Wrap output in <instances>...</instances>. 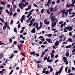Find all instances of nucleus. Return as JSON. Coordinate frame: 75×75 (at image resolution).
Here are the masks:
<instances>
[{
    "instance_id": "1",
    "label": "nucleus",
    "mask_w": 75,
    "mask_h": 75,
    "mask_svg": "<svg viewBox=\"0 0 75 75\" xmlns=\"http://www.w3.org/2000/svg\"><path fill=\"white\" fill-rule=\"evenodd\" d=\"M72 26L66 27L64 29V33H67V30H68V29H69V31H71V30H72Z\"/></svg>"
},
{
    "instance_id": "2",
    "label": "nucleus",
    "mask_w": 75,
    "mask_h": 75,
    "mask_svg": "<svg viewBox=\"0 0 75 75\" xmlns=\"http://www.w3.org/2000/svg\"><path fill=\"white\" fill-rule=\"evenodd\" d=\"M35 52L33 51V52H30V54H31V55H33V56L36 55L37 57H39V54L38 53L35 54Z\"/></svg>"
},
{
    "instance_id": "3",
    "label": "nucleus",
    "mask_w": 75,
    "mask_h": 75,
    "mask_svg": "<svg viewBox=\"0 0 75 75\" xmlns=\"http://www.w3.org/2000/svg\"><path fill=\"white\" fill-rule=\"evenodd\" d=\"M56 22L57 23H58V19H57V18H56L55 19V20H54V21H52L51 22V23H52V24H55L56 25Z\"/></svg>"
},
{
    "instance_id": "4",
    "label": "nucleus",
    "mask_w": 75,
    "mask_h": 75,
    "mask_svg": "<svg viewBox=\"0 0 75 75\" xmlns=\"http://www.w3.org/2000/svg\"><path fill=\"white\" fill-rule=\"evenodd\" d=\"M63 59H64V62H67V61H68V59H67V57H63Z\"/></svg>"
},
{
    "instance_id": "5",
    "label": "nucleus",
    "mask_w": 75,
    "mask_h": 75,
    "mask_svg": "<svg viewBox=\"0 0 75 75\" xmlns=\"http://www.w3.org/2000/svg\"><path fill=\"white\" fill-rule=\"evenodd\" d=\"M31 33H35V29L33 28L31 31Z\"/></svg>"
},
{
    "instance_id": "6",
    "label": "nucleus",
    "mask_w": 75,
    "mask_h": 75,
    "mask_svg": "<svg viewBox=\"0 0 75 75\" xmlns=\"http://www.w3.org/2000/svg\"><path fill=\"white\" fill-rule=\"evenodd\" d=\"M59 44V41H57L55 43V45L56 46H58Z\"/></svg>"
},
{
    "instance_id": "7",
    "label": "nucleus",
    "mask_w": 75,
    "mask_h": 75,
    "mask_svg": "<svg viewBox=\"0 0 75 75\" xmlns=\"http://www.w3.org/2000/svg\"><path fill=\"white\" fill-rule=\"evenodd\" d=\"M66 11V10H65V9H63L62 10H61V12L62 14H65V12Z\"/></svg>"
},
{
    "instance_id": "8",
    "label": "nucleus",
    "mask_w": 75,
    "mask_h": 75,
    "mask_svg": "<svg viewBox=\"0 0 75 75\" xmlns=\"http://www.w3.org/2000/svg\"><path fill=\"white\" fill-rule=\"evenodd\" d=\"M69 41L70 42H72V39L71 38H69V39L67 40V42H69Z\"/></svg>"
},
{
    "instance_id": "9",
    "label": "nucleus",
    "mask_w": 75,
    "mask_h": 75,
    "mask_svg": "<svg viewBox=\"0 0 75 75\" xmlns=\"http://www.w3.org/2000/svg\"><path fill=\"white\" fill-rule=\"evenodd\" d=\"M55 16H52L51 18V21H52L54 20H55Z\"/></svg>"
},
{
    "instance_id": "10",
    "label": "nucleus",
    "mask_w": 75,
    "mask_h": 75,
    "mask_svg": "<svg viewBox=\"0 0 75 75\" xmlns=\"http://www.w3.org/2000/svg\"><path fill=\"white\" fill-rule=\"evenodd\" d=\"M65 14L66 16H68V11L67 10H66L65 12Z\"/></svg>"
},
{
    "instance_id": "11",
    "label": "nucleus",
    "mask_w": 75,
    "mask_h": 75,
    "mask_svg": "<svg viewBox=\"0 0 75 75\" xmlns=\"http://www.w3.org/2000/svg\"><path fill=\"white\" fill-rule=\"evenodd\" d=\"M54 11V8H50V12H52Z\"/></svg>"
},
{
    "instance_id": "12",
    "label": "nucleus",
    "mask_w": 75,
    "mask_h": 75,
    "mask_svg": "<svg viewBox=\"0 0 75 75\" xmlns=\"http://www.w3.org/2000/svg\"><path fill=\"white\" fill-rule=\"evenodd\" d=\"M32 14V13H29L28 14V15L27 16V18H29V17L31 16V14Z\"/></svg>"
},
{
    "instance_id": "13",
    "label": "nucleus",
    "mask_w": 75,
    "mask_h": 75,
    "mask_svg": "<svg viewBox=\"0 0 75 75\" xmlns=\"http://www.w3.org/2000/svg\"><path fill=\"white\" fill-rule=\"evenodd\" d=\"M13 57H14V54H13V53H12L11 55V56L9 57V58L11 59V58H13Z\"/></svg>"
},
{
    "instance_id": "14",
    "label": "nucleus",
    "mask_w": 75,
    "mask_h": 75,
    "mask_svg": "<svg viewBox=\"0 0 75 75\" xmlns=\"http://www.w3.org/2000/svg\"><path fill=\"white\" fill-rule=\"evenodd\" d=\"M14 31L15 32V33H17V28H15L14 29Z\"/></svg>"
},
{
    "instance_id": "15",
    "label": "nucleus",
    "mask_w": 75,
    "mask_h": 75,
    "mask_svg": "<svg viewBox=\"0 0 75 75\" xmlns=\"http://www.w3.org/2000/svg\"><path fill=\"white\" fill-rule=\"evenodd\" d=\"M35 18H34V19L32 18L31 20L30 21L31 23H33V22H34V21H35Z\"/></svg>"
},
{
    "instance_id": "16",
    "label": "nucleus",
    "mask_w": 75,
    "mask_h": 75,
    "mask_svg": "<svg viewBox=\"0 0 75 75\" xmlns=\"http://www.w3.org/2000/svg\"><path fill=\"white\" fill-rule=\"evenodd\" d=\"M3 57V54L1 53L0 54V59H1V58Z\"/></svg>"
},
{
    "instance_id": "17",
    "label": "nucleus",
    "mask_w": 75,
    "mask_h": 75,
    "mask_svg": "<svg viewBox=\"0 0 75 75\" xmlns=\"http://www.w3.org/2000/svg\"><path fill=\"white\" fill-rule=\"evenodd\" d=\"M45 52H42V55L41 56V57H42L44 55H45Z\"/></svg>"
},
{
    "instance_id": "18",
    "label": "nucleus",
    "mask_w": 75,
    "mask_h": 75,
    "mask_svg": "<svg viewBox=\"0 0 75 75\" xmlns=\"http://www.w3.org/2000/svg\"><path fill=\"white\" fill-rule=\"evenodd\" d=\"M31 8V6L30 5H28V8L29 9V10H30Z\"/></svg>"
},
{
    "instance_id": "19",
    "label": "nucleus",
    "mask_w": 75,
    "mask_h": 75,
    "mask_svg": "<svg viewBox=\"0 0 75 75\" xmlns=\"http://www.w3.org/2000/svg\"><path fill=\"white\" fill-rule=\"evenodd\" d=\"M47 36H48V37H49L50 38H51V36H52V34L50 33L49 34H48Z\"/></svg>"
},
{
    "instance_id": "20",
    "label": "nucleus",
    "mask_w": 75,
    "mask_h": 75,
    "mask_svg": "<svg viewBox=\"0 0 75 75\" xmlns=\"http://www.w3.org/2000/svg\"><path fill=\"white\" fill-rule=\"evenodd\" d=\"M1 4H2V5H4V6H5V2H4L1 1Z\"/></svg>"
},
{
    "instance_id": "21",
    "label": "nucleus",
    "mask_w": 75,
    "mask_h": 75,
    "mask_svg": "<svg viewBox=\"0 0 75 75\" xmlns=\"http://www.w3.org/2000/svg\"><path fill=\"white\" fill-rule=\"evenodd\" d=\"M53 10V11H57V7H54Z\"/></svg>"
},
{
    "instance_id": "22",
    "label": "nucleus",
    "mask_w": 75,
    "mask_h": 75,
    "mask_svg": "<svg viewBox=\"0 0 75 75\" xmlns=\"http://www.w3.org/2000/svg\"><path fill=\"white\" fill-rule=\"evenodd\" d=\"M51 0H48L47 3V4H50V3H51Z\"/></svg>"
},
{
    "instance_id": "23",
    "label": "nucleus",
    "mask_w": 75,
    "mask_h": 75,
    "mask_svg": "<svg viewBox=\"0 0 75 75\" xmlns=\"http://www.w3.org/2000/svg\"><path fill=\"white\" fill-rule=\"evenodd\" d=\"M30 23L28 25V26H29V27L30 26H31V25H32L33 24V23L31 22L30 21Z\"/></svg>"
},
{
    "instance_id": "24",
    "label": "nucleus",
    "mask_w": 75,
    "mask_h": 75,
    "mask_svg": "<svg viewBox=\"0 0 75 75\" xmlns=\"http://www.w3.org/2000/svg\"><path fill=\"white\" fill-rule=\"evenodd\" d=\"M5 11H6V12L7 13H8V14H10V12H9V11H8V10H7V9H6L5 10Z\"/></svg>"
},
{
    "instance_id": "25",
    "label": "nucleus",
    "mask_w": 75,
    "mask_h": 75,
    "mask_svg": "<svg viewBox=\"0 0 75 75\" xmlns=\"http://www.w3.org/2000/svg\"><path fill=\"white\" fill-rule=\"evenodd\" d=\"M0 21H1V22H2L3 23H4V21L1 18H0Z\"/></svg>"
},
{
    "instance_id": "26",
    "label": "nucleus",
    "mask_w": 75,
    "mask_h": 75,
    "mask_svg": "<svg viewBox=\"0 0 75 75\" xmlns=\"http://www.w3.org/2000/svg\"><path fill=\"white\" fill-rule=\"evenodd\" d=\"M63 37H64V34L62 35L61 36H59V37L60 38H63Z\"/></svg>"
},
{
    "instance_id": "27",
    "label": "nucleus",
    "mask_w": 75,
    "mask_h": 75,
    "mask_svg": "<svg viewBox=\"0 0 75 75\" xmlns=\"http://www.w3.org/2000/svg\"><path fill=\"white\" fill-rule=\"evenodd\" d=\"M51 55V58H52V59H54V54H53L52 55Z\"/></svg>"
},
{
    "instance_id": "28",
    "label": "nucleus",
    "mask_w": 75,
    "mask_h": 75,
    "mask_svg": "<svg viewBox=\"0 0 75 75\" xmlns=\"http://www.w3.org/2000/svg\"><path fill=\"white\" fill-rule=\"evenodd\" d=\"M51 40V38H46V41H50V40Z\"/></svg>"
},
{
    "instance_id": "29",
    "label": "nucleus",
    "mask_w": 75,
    "mask_h": 75,
    "mask_svg": "<svg viewBox=\"0 0 75 75\" xmlns=\"http://www.w3.org/2000/svg\"><path fill=\"white\" fill-rule=\"evenodd\" d=\"M47 13L48 14H50V11H49L48 10V9H47Z\"/></svg>"
},
{
    "instance_id": "30",
    "label": "nucleus",
    "mask_w": 75,
    "mask_h": 75,
    "mask_svg": "<svg viewBox=\"0 0 75 75\" xmlns=\"http://www.w3.org/2000/svg\"><path fill=\"white\" fill-rule=\"evenodd\" d=\"M6 26H3V30H6Z\"/></svg>"
},
{
    "instance_id": "31",
    "label": "nucleus",
    "mask_w": 75,
    "mask_h": 75,
    "mask_svg": "<svg viewBox=\"0 0 75 75\" xmlns=\"http://www.w3.org/2000/svg\"><path fill=\"white\" fill-rule=\"evenodd\" d=\"M13 70H12L9 73V75H11L13 74Z\"/></svg>"
},
{
    "instance_id": "32",
    "label": "nucleus",
    "mask_w": 75,
    "mask_h": 75,
    "mask_svg": "<svg viewBox=\"0 0 75 75\" xmlns=\"http://www.w3.org/2000/svg\"><path fill=\"white\" fill-rule=\"evenodd\" d=\"M33 6L34 7H38V6L36 5V4H33Z\"/></svg>"
},
{
    "instance_id": "33",
    "label": "nucleus",
    "mask_w": 75,
    "mask_h": 75,
    "mask_svg": "<svg viewBox=\"0 0 75 75\" xmlns=\"http://www.w3.org/2000/svg\"><path fill=\"white\" fill-rule=\"evenodd\" d=\"M9 41H10V42H11H11H12L13 41V40H12V39H11V38H10L9 39Z\"/></svg>"
},
{
    "instance_id": "34",
    "label": "nucleus",
    "mask_w": 75,
    "mask_h": 75,
    "mask_svg": "<svg viewBox=\"0 0 75 75\" xmlns=\"http://www.w3.org/2000/svg\"><path fill=\"white\" fill-rule=\"evenodd\" d=\"M53 71V69H52V67H50V72H52Z\"/></svg>"
},
{
    "instance_id": "35",
    "label": "nucleus",
    "mask_w": 75,
    "mask_h": 75,
    "mask_svg": "<svg viewBox=\"0 0 75 75\" xmlns=\"http://www.w3.org/2000/svg\"><path fill=\"white\" fill-rule=\"evenodd\" d=\"M13 19H12L11 20V21L10 22V24L11 25H12V24H13Z\"/></svg>"
},
{
    "instance_id": "36",
    "label": "nucleus",
    "mask_w": 75,
    "mask_h": 75,
    "mask_svg": "<svg viewBox=\"0 0 75 75\" xmlns=\"http://www.w3.org/2000/svg\"><path fill=\"white\" fill-rule=\"evenodd\" d=\"M22 19L25 20V15H23L22 17Z\"/></svg>"
},
{
    "instance_id": "37",
    "label": "nucleus",
    "mask_w": 75,
    "mask_h": 75,
    "mask_svg": "<svg viewBox=\"0 0 75 75\" xmlns=\"http://www.w3.org/2000/svg\"><path fill=\"white\" fill-rule=\"evenodd\" d=\"M50 59V57L49 56L48 57L47 59V62H48L49 61Z\"/></svg>"
},
{
    "instance_id": "38",
    "label": "nucleus",
    "mask_w": 75,
    "mask_h": 75,
    "mask_svg": "<svg viewBox=\"0 0 75 75\" xmlns=\"http://www.w3.org/2000/svg\"><path fill=\"white\" fill-rule=\"evenodd\" d=\"M40 26H42V24H43V23H42V22L41 21L40 22Z\"/></svg>"
},
{
    "instance_id": "39",
    "label": "nucleus",
    "mask_w": 75,
    "mask_h": 75,
    "mask_svg": "<svg viewBox=\"0 0 75 75\" xmlns=\"http://www.w3.org/2000/svg\"><path fill=\"white\" fill-rule=\"evenodd\" d=\"M69 54L68 53V52H67L66 54V57H69Z\"/></svg>"
},
{
    "instance_id": "40",
    "label": "nucleus",
    "mask_w": 75,
    "mask_h": 75,
    "mask_svg": "<svg viewBox=\"0 0 75 75\" xmlns=\"http://www.w3.org/2000/svg\"><path fill=\"white\" fill-rule=\"evenodd\" d=\"M74 4H70V6H71V7H74Z\"/></svg>"
},
{
    "instance_id": "41",
    "label": "nucleus",
    "mask_w": 75,
    "mask_h": 75,
    "mask_svg": "<svg viewBox=\"0 0 75 75\" xmlns=\"http://www.w3.org/2000/svg\"><path fill=\"white\" fill-rule=\"evenodd\" d=\"M10 13V16H12V15H13V12H12V11H10L9 12Z\"/></svg>"
},
{
    "instance_id": "42",
    "label": "nucleus",
    "mask_w": 75,
    "mask_h": 75,
    "mask_svg": "<svg viewBox=\"0 0 75 75\" xmlns=\"http://www.w3.org/2000/svg\"><path fill=\"white\" fill-rule=\"evenodd\" d=\"M18 48L19 50H21V46L19 45H18Z\"/></svg>"
},
{
    "instance_id": "43",
    "label": "nucleus",
    "mask_w": 75,
    "mask_h": 75,
    "mask_svg": "<svg viewBox=\"0 0 75 75\" xmlns=\"http://www.w3.org/2000/svg\"><path fill=\"white\" fill-rule=\"evenodd\" d=\"M55 25H56L54 24H52L51 25V26L52 27H55Z\"/></svg>"
},
{
    "instance_id": "44",
    "label": "nucleus",
    "mask_w": 75,
    "mask_h": 75,
    "mask_svg": "<svg viewBox=\"0 0 75 75\" xmlns=\"http://www.w3.org/2000/svg\"><path fill=\"white\" fill-rule=\"evenodd\" d=\"M61 13H62L61 11H60L58 12V13H57V14L58 15H59V14H61Z\"/></svg>"
},
{
    "instance_id": "45",
    "label": "nucleus",
    "mask_w": 75,
    "mask_h": 75,
    "mask_svg": "<svg viewBox=\"0 0 75 75\" xmlns=\"http://www.w3.org/2000/svg\"><path fill=\"white\" fill-rule=\"evenodd\" d=\"M0 74H4V72L3 71H0Z\"/></svg>"
},
{
    "instance_id": "46",
    "label": "nucleus",
    "mask_w": 75,
    "mask_h": 75,
    "mask_svg": "<svg viewBox=\"0 0 75 75\" xmlns=\"http://www.w3.org/2000/svg\"><path fill=\"white\" fill-rule=\"evenodd\" d=\"M66 7H71V6H70V5L69 6V5L68 4H67V5H66Z\"/></svg>"
},
{
    "instance_id": "47",
    "label": "nucleus",
    "mask_w": 75,
    "mask_h": 75,
    "mask_svg": "<svg viewBox=\"0 0 75 75\" xmlns=\"http://www.w3.org/2000/svg\"><path fill=\"white\" fill-rule=\"evenodd\" d=\"M44 61H46L47 59V57H45L44 58Z\"/></svg>"
},
{
    "instance_id": "48",
    "label": "nucleus",
    "mask_w": 75,
    "mask_h": 75,
    "mask_svg": "<svg viewBox=\"0 0 75 75\" xmlns=\"http://www.w3.org/2000/svg\"><path fill=\"white\" fill-rule=\"evenodd\" d=\"M20 27H21V25L20 24H18V28H20Z\"/></svg>"
},
{
    "instance_id": "49",
    "label": "nucleus",
    "mask_w": 75,
    "mask_h": 75,
    "mask_svg": "<svg viewBox=\"0 0 75 75\" xmlns=\"http://www.w3.org/2000/svg\"><path fill=\"white\" fill-rule=\"evenodd\" d=\"M65 71L66 72H67L68 71V67H67L65 68Z\"/></svg>"
},
{
    "instance_id": "50",
    "label": "nucleus",
    "mask_w": 75,
    "mask_h": 75,
    "mask_svg": "<svg viewBox=\"0 0 75 75\" xmlns=\"http://www.w3.org/2000/svg\"><path fill=\"white\" fill-rule=\"evenodd\" d=\"M36 28H38V23H36Z\"/></svg>"
},
{
    "instance_id": "51",
    "label": "nucleus",
    "mask_w": 75,
    "mask_h": 75,
    "mask_svg": "<svg viewBox=\"0 0 75 75\" xmlns=\"http://www.w3.org/2000/svg\"><path fill=\"white\" fill-rule=\"evenodd\" d=\"M16 14H17V13L16 12H15L13 14V17H15V16H16Z\"/></svg>"
},
{
    "instance_id": "52",
    "label": "nucleus",
    "mask_w": 75,
    "mask_h": 75,
    "mask_svg": "<svg viewBox=\"0 0 75 75\" xmlns=\"http://www.w3.org/2000/svg\"><path fill=\"white\" fill-rule=\"evenodd\" d=\"M19 42H21V43H24V40H20L19 41Z\"/></svg>"
},
{
    "instance_id": "53",
    "label": "nucleus",
    "mask_w": 75,
    "mask_h": 75,
    "mask_svg": "<svg viewBox=\"0 0 75 75\" xmlns=\"http://www.w3.org/2000/svg\"><path fill=\"white\" fill-rule=\"evenodd\" d=\"M42 26H40V27H38L37 28V30H39V29H40V28H41Z\"/></svg>"
},
{
    "instance_id": "54",
    "label": "nucleus",
    "mask_w": 75,
    "mask_h": 75,
    "mask_svg": "<svg viewBox=\"0 0 75 75\" xmlns=\"http://www.w3.org/2000/svg\"><path fill=\"white\" fill-rule=\"evenodd\" d=\"M22 4V6L24 7H25L26 6V5H25V4H24V3H23Z\"/></svg>"
},
{
    "instance_id": "55",
    "label": "nucleus",
    "mask_w": 75,
    "mask_h": 75,
    "mask_svg": "<svg viewBox=\"0 0 75 75\" xmlns=\"http://www.w3.org/2000/svg\"><path fill=\"white\" fill-rule=\"evenodd\" d=\"M40 40H41V41H42V42H43V41H45V38H43L41 39Z\"/></svg>"
},
{
    "instance_id": "56",
    "label": "nucleus",
    "mask_w": 75,
    "mask_h": 75,
    "mask_svg": "<svg viewBox=\"0 0 75 75\" xmlns=\"http://www.w3.org/2000/svg\"><path fill=\"white\" fill-rule=\"evenodd\" d=\"M21 54H22V55H23V57H25V54H24L23 52H21Z\"/></svg>"
},
{
    "instance_id": "57",
    "label": "nucleus",
    "mask_w": 75,
    "mask_h": 75,
    "mask_svg": "<svg viewBox=\"0 0 75 75\" xmlns=\"http://www.w3.org/2000/svg\"><path fill=\"white\" fill-rule=\"evenodd\" d=\"M10 6L9 4H7V8H10Z\"/></svg>"
},
{
    "instance_id": "58",
    "label": "nucleus",
    "mask_w": 75,
    "mask_h": 75,
    "mask_svg": "<svg viewBox=\"0 0 75 75\" xmlns=\"http://www.w3.org/2000/svg\"><path fill=\"white\" fill-rule=\"evenodd\" d=\"M71 72V69H68V73L69 74Z\"/></svg>"
},
{
    "instance_id": "59",
    "label": "nucleus",
    "mask_w": 75,
    "mask_h": 75,
    "mask_svg": "<svg viewBox=\"0 0 75 75\" xmlns=\"http://www.w3.org/2000/svg\"><path fill=\"white\" fill-rule=\"evenodd\" d=\"M28 4H29V3H28V2H26L25 3V4L26 5V6H27Z\"/></svg>"
},
{
    "instance_id": "60",
    "label": "nucleus",
    "mask_w": 75,
    "mask_h": 75,
    "mask_svg": "<svg viewBox=\"0 0 75 75\" xmlns=\"http://www.w3.org/2000/svg\"><path fill=\"white\" fill-rule=\"evenodd\" d=\"M37 64H39L40 63H41V61H38L36 62Z\"/></svg>"
},
{
    "instance_id": "61",
    "label": "nucleus",
    "mask_w": 75,
    "mask_h": 75,
    "mask_svg": "<svg viewBox=\"0 0 75 75\" xmlns=\"http://www.w3.org/2000/svg\"><path fill=\"white\" fill-rule=\"evenodd\" d=\"M14 53H17L18 51L17 50H14L13 51Z\"/></svg>"
},
{
    "instance_id": "62",
    "label": "nucleus",
    "mask_w": 75,
    "mask_h": 75,
    "mask_svg": "<svg viewBox=\"0 0 75 75\" xmlns=\"http://www.w3.org/2000/svg\"><path fill=\"white\" fill-rule=\"evenodd\" d=\"M20 10H21L20 8H18L17 9V11H18V12H20Z\"/></svg>"
},
{
    "instance_id": "63",
    "label": "nucleus",
    "mask_w": 75,
    "mask_h": 75,
    "mask_svg": "<svg viewBox=\"0 0 75 75\" xmlns=\"http://www.w3.org/2000/svg\"><path fill=\"white\" fill-rule=\"evenodd\" d=\"M72 4H75V0H72Z\"/></svg>"
},
{
    "instance_id": "64",
    "label": "nucleus",
    "mask_w": 75,
    "mask_h": 75,
    "mask_svg": "<svg viewBox=\"0 0 75 75\" xmlns=\"http://www.w3.org/2000/svg\"><path fill=\"white\" fill-rule=\"evenodd\" d=\"M75 52V48H74L72 51V52Z\"/></svg>"
}]
</instances>
